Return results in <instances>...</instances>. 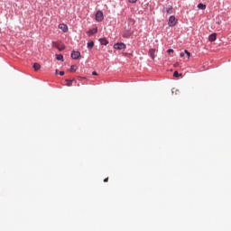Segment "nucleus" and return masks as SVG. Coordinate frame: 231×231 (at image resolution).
<instances>
[{"instance_id":"20e7f679","label":"nucleus","mask_w":231,"mask_h":231,"mask_svg":"<svg viewBox=\"0 0 231 231\" xmlns=\"http://www.w3.org/2000/svg\"><path fill=\"white\" fill-rule=\"evenodd\" d=\"M79 57H80L79 51H74L71 52V59L77 60Z\"/></svg>"},{"instance_id":"f8f14e48","label":"nucleus","mask_w":231,"mask_h":231,"mask_svg":"<svg viewBox=\"0 0 231 231\" xmlns=\"http://www.w3.org/2000/svg\"><path fill=\"white\" fill-rule=\"evenodd\" d=\"M98 32V30L97 28L92 29L90 31L88 32V35H95V33H97Z\"/></svg>"},{"instance_id":"b1692460","label":"nucleus","mask_w":231,"mask_h":231,"mask_svg":"<svg viewBox=\"0 0 231 231\" xmlns=\"http://www.w3.org/2000/svg\"><path fill=\"white\" fill-rule=\"evenodd\" d=\"M178 66H180V63L177 62L174 64V68H178Z\"/></svg>"},{"instance_id":"5701e85b","label":"nucleus","mask_w":231,"mask_h":231,"mask_svg":"<svg viewBox=\"0 0 231 231\" xmlns=\"http://www.w3.org/2000/svg\"><path fill=\"white\" fill-rule=\"evenodd\" d=\"M107 181H109V178H106V179L104 180L105 183H107Z\"/></svg>"},{"instance_id":"39448f33","label":"nucleus","mask_w":231,"mask_h":231,"mask_svg":"<svg viewBox=\"0 0 231 231\" xmlns=\"http://www.w3.org/2000/svg\"><path fill=\"white\" fill-rule=\"evenodd\" d=\"M162 12L163 14H172V6L169 5L168 7H164Z\"/></svg>"},{"instance_id":"9b49d317","label":"nucleus","mask_w":231,"mask_h":231,"mask_svg":"<svg viewBox=\"0 0 231 231\" xmlns=\"http://www.w3.org/2000/svg\"><path fill=\"white\" fill-rule=\"evenodd\" d=\"M217 37V33H212L211 35H209L208 41H210V42H214V41H216Z\"/></svg>"},{"instance_id":"4be33fe9","label":"nucleus","mask_w":231,"mask_h":231,"mask_svg":"<svg viewBox=\"0 0 231 231\" xmlns=\"http://www.w3.org/2000/svg\"><path fill=\"white\" fill-rule=\"evenodd\" d=\"M136 1H138V0H128V2H129V3H132V4L136 3Z\"/></svg>"},{"instance_id":"a878e982","label":"nucleus","mask_w":231,"mask_h":231,"mask_svg":"<svg viewBox=\"0 0 231 231\" xmlns=\"http://www.w3.org/2000/svg\"><path fill=\"white\" fill-rule=\"evenodd\" d=\"M180 55V57H185V52H181Z\"/></svg>"},{"instance_id":"a211bd4d","label":"nucleus","mask_w":231,"mask_h":231,"mask_svg":"<svg viewBox=\"0 0 231 231\" xmlns=\"http://www.w3.org/2000/svg\"><path fill=\"white\" fill-rule=\"evenodd\" d=\"M67 86H68L69 88H70V86H73V81H71V80H67Z\"/></svg>"},{"instance_id":"4468645a","label":"nucleus","mask_w":231,"mask_h":231,"mask_svg":"<svg viewBox=\"0 0 231 231\" xmlns=\"http://www.w3.org/2000/svg\"><path fill=\"white\" fill-rule=\"evenodd\" d=\"M198 8L199 10H205L207 8V5H203V4H199L198 5Z\"/></svg>"},{"instance_id":"ddd939ff","label":"nucleus","mask_w":231,"mask_h":231,"mask_svg":"<svg viewBox=\"0 0 231 231\" xmlns=\"http://www.w3.org/2000/svg\"><path fill=\"white\" fill-rule=\"evenodd\" d=\"M33 69L34 71H39V69H41V65L39 63H34Z\"/></svg>"},{"instance_id":"f03ea898","label":"nucleus","mask_w":231,"mask_h":231,"mask_svg":"<svg viewBox=\"0 0 231 231\" xmlns=\"http://www.w3.org/2000/svg\"><path fill=\"white\" fill-rule=\"evenodd\" d=\"M96 20L100 23L104 21V13L102 11H97L96 14Z\"/></svg>"},{"instance_id":"f257e3e1","label":"nucleus","mask_w":231,"mask_h":231,"mask_svg":"<svg viewBox=\"0 0 231 231\" xmlns=\"http://www.w3.org/2000/svg\"><path fill=\"white\" fill-rule=\"evenodd\" d=\"M176 24H178V19H176V16L174 15L170 16L168 21V25L172 27V26H176Z\"/></svg>"},{"instance_id":"dca6fc26","label":"nucleus","mask_w":231,"mask_h":231,"mask_svg":"<svg viewBox=\"0 0 231 231\" xmlns=\"http://www.w3.org/2000/svg\"><path fill=\"white\" fill-rule=\"evenodd\" d=\"M56 59L57 60L64 61V56H62L61 54H57Z\"/></svg>"},{"instance_id":"423d86ee","label":"nucleus","mask_w":231,"mask_h":231,"mask_svg":"<svg viewBox=\"0 0 231 231\" xmlns=\"http://www.w3.org/2000/svg\"><path fill=\"white\" fill-rule=\"evenodd\" d=\"M156 53V49H150V51H149V55H150V57H151V59H152L153 60H154V59H155V54Z\"/></svg>"},{"instance_id":"bb28decb","label":"nucleus","mask_w":231,"mask_h":231,"mask_svg":"<svg viewBox=\"0 0 231 231\" xmlns=\"http://www.w3.org/2000/svg\"><path fill=\"white\" fill-rule=\"evenodd\" d=\"M92 75H97V71H93V72H92Z\"/></svg>"},{"instance_id":"412c9836","label":"nucleus","mask_w":231,"mask_h":231,"mask_svg":"<svg viewBox=\"0 0 231 231\" xmlns=\"http://www.w3.org/2000/svg\"><path fill=\"white\" fill-rule=\"evenodd\" d=\"M167 53H174V50L169 49V50L167 51Z\"/></svg>"},{"instance_id":"7ed1b4c3","label":"nucleus","mask_w":231,"mask_h":231,"mask_svg":"<svg viewBox=\"0 0 231 231\" xmlns=\"http://www.w3.org/2000/svg\"><path fill=\"white\" fill-rule=\"evenodd\" d=\"M126 46L125 43H116L114 44V49L115 50H125Z\"/></svg>"},{"instance_id":"f3484780","label":"nucleus","mask_w":231,"mask_h":231,"mask_svg":"<svg viewBox=\"0 0 231 231\" xmlns=\"http://www.w3.org/2000/svg\"><path fill=\"white\" fill-rule=\"evenodd\" d=\"M77 65H72L71 67H70V69H69V71H71V73H75V71H77Z\"/></svg>"},{"instance_id":"6ab92c4d","label":"nucleus","mask_w":231,"mask_h":231,"mask_svg":"<svg viewBox=\"0 0 231 231\" xmlns=\"http://www.w3.org/2000/svg\"><path fill=\"white\" fill-rule=\"evenodd\" d=\"M180 73L176 70V71H174V73H173V77H175L176 79H178V77H180Z\"/></svg>"},{"instance_id":"cd10ccee","label":"nucleus","mask_w":231,"mask_h":231,"mask_svg":"<svg viewBox=\"0 0 231 231\" xmlns=\"http://www.w3.org/2000/svg\"><path fill=\"white\" fill-rule=\"evenodd\" d=\"M56 73H59V70H58V69H56Z\"/></svg>"},{"instance_id":"2eb2a0df","label":"nucleus","mask_w":231,"mask_h":231,"mask_svg":"<svg viewBox=\"0 0 231 231\" xmlns=\"http://www.w3.org/2000/svg\"><path fill=\"white\" fill-rule=\"evenodd\" d=\"M94 46H95V42H90L88 43V50H93Z\"/></svg>"},{"instance_id":"6e6552de","label":"nucleus","mask_w":231,"mask_h":231,"mask_svg":"<svg viewBox=\"0 0 231 231\" xmlns=\"http://www.w3.org/2000/svg\"><path fill=\"white\" fill-rule=\"evenodd\" d=\"M59 28H60V30H62V32H64L65 33H66V32H68V25H66L64 23L59 24Z\"/></svg>"},{"instance_id":"0eeeda50","label":"nucleus","mask_w":231,"mask_h":231,"mask_svg":"<svg viewBox=\"0 0 231 231\" xmlns=\"http://www.w3.org/2000/svg\"><path fill=\"white\" fill-rule=\"evenodd\" d=\"M54 48H57V50H59L60 51H62V50H64V44L62 43H55L54 44Z\"/></svg>"},{"instance_id":"aec40b11","label":"nucleus","mask_w":231,"mask_h":231,"mask_svg":"<svg viewBox=\"0 0 231 231\" xmlns=\"http://www.w3.org/2000/svg\"><path fill=\"white\" fill-rule=\"evenodd\" d=\"M184 53H186V55L188 56V59L190 58V52H189V51L185 50Z\"/></svg>"},{"instance_id":"9d476101","label":"nucleus","mask_w":231,"mask_h":231,"mask_svg":"<svg viewBox=\"0 0 231 231\" xmlns=\"http://www.w3.org/2000/svg\"><path fill=\"white\" fill-rule=\"evenodd\" d=\"M133 35V32H129V31H125L123 34V37L125 39H129V37H131Z\"/></svg>"},{"instance_id":"393cba45","label":"nucleus","mask_w":231,"mask_h":231,"mask_svg":"<svg viewBox=\"0 0 231 231\" xmlns=\"http://www.w3.org/2000/svg\"><path fill=\"white\" fill-rule=\"evenodd\" d=\"M60 77L64 76V71H60Z\"/></svg>"},{"instance_id":"1a4fd4ad","label":"nucleus","mask_w":231,"mask_h":231,"mask_svg":"<svg viewBox=\"0 0 231 231\" xmlns=\"http://www.w3.org/2000/svg\"><path fill=\"white\" fill-rule=\"evenodd\" d=\"M99 42H100V44H102L103 46H107V44H109V42H108L107 39H106V38H101V39H99Z\"/></svg>"}]
</instances>
